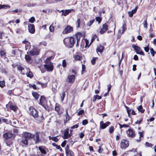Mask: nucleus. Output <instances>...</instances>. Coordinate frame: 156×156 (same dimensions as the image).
Instances as JSON below:
<instances>
[{
	"mask_svg": "<svg viewBox=\"0 0 156 156\" xmlns=\"http://www.w3.org/2000/svg\"><path fill=\"white\" fill-rule=\"evenodd\" d=\"M41 133L38 132L35 133V134L30 133H25V136L27 138H34V140L35 144H37L41 142V140L40 138Z\"/></svg>",
	"mask_w": 156,
	"mask_h": 156,
	"instance_id": "obj_1",
	"label": "nucleus"
},
{
	"mask_svg": "<svg viewBox=\"0 0 156 156\" xmlns=\"http://www.w3.org/2000/svg\"><path fill=\"white\" fill-rule=\"evenodd\" d=\"M52 57L50 56L47 58L45 61V64L44 65V68L48 72L52 71L54 69L53 64L51 61Z\"/></svg>",
	"mask_w": 156,
	"mask_h": 156,
	"instance_id": "obj_2",
	"label": "nucleus"
},
{
	"mask_svg": "<svg viewBox=\"0 0 156 156\" xmlns=\"http://www.w3.org/2000/svg\"><path fill=\"white\" fill-rule=\"evenodd\" d=\"M75 42V38L73 37L66 38L63 40V43L65 46L69 48L73 47L74 45Z\"/></svg>",
	"mask_w": 156,
	"mask_h": 156,
	"instance_id": "obj_3",
	"label": "nucleus"
},
{
	"mask_svg": "<svg viewBox=\"0 0 156 156\" xmlns=\"http://www.w3.org/2000/svg\"><path fill=\"white\" fill-rule=\"evenodd\" d=\"M129 141L127 140H122L120 143V147L122 149H125L129 146Z\"/></svg>",
	"mask_w": 156,
	"mask_h": 156,
	"instance_id": "obj_4",
	"label": "nucleus"
},
{
	"mask_svg": "<svg viewBox=\"0 0 156 156\" xmlns=\"http://www.w3.org/2000/svg\"><path fill=\"white\" fill-rule=\"evenodd\" d=\"M29 113L30 115L34 118L38 114V112L33 107L29 108Z\"/></svg>",
	"mask_w": 156,
	"mask_h": 156,
	"instance_id": "obj_5",
	"label": "nucleus"
},
{
	"mask_svg": "<svg viewBox=\"0 0 156 156\" xmlns=\"http://www.w3.org/2000/svg\"><path fill=\"white\" fill-rule=\"evenodd\" d=\"M127 136L130 138H133L135 137L136 134L135 131L132 129H129L126 131Z\"/></svg>",
	"mask_w": 156,
	"mask_h": 156,
	"instance_id": "obj_6",
	"label": "nucleus"
},
{
	"mask_svg": "<svg viewBox=\"0 0 156 156\" xmlns=\"http://www.w3.org/2000/svg\"><path fill=\"white\" fill-rule=\"evenodd\" d=\"M34 118L35 122L38 123L42 122L44 120L43 115L42 114L39 115L38 114Z\"/></svg>",
	"mask_w": 156,
	"mask_h": 156,
	"instance_id": "obj_7",
	"label": "nucleus"
},
{
	"mask_svg": "<svg viewBox=\"0 0 156 156\" xmlns=\"http://www.w3.org/2000/svg\"><path fill=\"white\" fill-rule=\"evenodd\" d=\"M132 47L136 51V52L137 54H140V55H144V52L141 50L139 47L135 45H133Z\"/></svg>",
	"mask_w": 156,
	"mask_h": 156,
	"instance_id": "obj_8",
	"label": "nucleus"
},
{
	"mask_svg": "<svg viewBox=\"0 0 156 156\" xmlns=\"http://www.w3.org/2000/svg\"><path fill=\"white\" fill-rule=\"evenodd\" d=\"M73 31V28L70 26H67L62 32L63 34H67Z\"/></svg>",
	"mask_w": 156,
	"mask_h": 156,
	"instance_id": "obj_9",
	"label": "nucleus"
},
{
	"mask_svg": "<svg viewBox=\"0 0 156 156\" xmlns=\"http://www.w3.org/2000/svg\"><path fill=\"white\" fill-rule=\"evenodd\" d=\"M30 54L32 56L39 54V51L35 47H34L33 49L30 51Z\"/></svg>",
	"mask_w": 156,
	"mask_h": 156,
	"instance_id": "obj_10",
	"label": "nucleus"
},
{
	"mask_svg": "<svg viewBox=\"0 0 156 156\" xmlns=\"http://www.w3.org/2000/svg\"><path fill=\"white\" fill-rule=\"evenodd\" d=\"M69 131L68 129H66L64 130L63 137L64 139H68L72 135V133H69Z\"/></svg>",
	"mask_w": 156,
	"mask_h": 156,
	"instance_id": "obj_11",
	"label": "nucleus"
},
{
	"mask_svg": "<svg viewBox=\"0 0 156 156\" xmlns=\"http://www.w3.org/2000/svg\"><path fill=\"white\" fill-rule=\"evenodd\" d=\"M108 25L106 23L104 24L100 30V34H103L108 30Z\"/></svg>",
	"mask_w": 156,
	"mask_h": 156,
	"instance_id": "obj_12",
	"label": "nucleus"
},
{
	"mask_svg": "<svg viewBox=\"0 0 156 156\" xmlns=\"http://www.w3.org/2000/svg\"><path fill=\"white\" fill-rule=\"evenodd\" d=\"M28 30L31 34H34L35 32L34 26L33 24H29L28 25Z\"/></svg>",
	"mask_w": 156,
	"mask_h": 156,
	"instance_id": "obj_13",
	"label": "nucleus"
},
{
	"mask_svg": "<svg viewBox=\"0 0 156 156\" xmlns=\"http://www.w3.org/2000/svg\"><path fill=\"white\" fill-rule=\"evenodd\" d=\"M110 123L109 122H107L105 123H104L103 121H101L100 122V127L102 129H104L110 125Z\"/></svg>",
	"mask_w": 156,
	"mask_h": 156,
	"instance_id": "obj_14",
	"label": "nucleus"
},
{
	"mask_svg": "<svg viewBox=\"0 0 156 156\" xmlns=\"http://www.w3.org/2000/svg\"><path fill=\"white\" fill-rule=\"evenodd\" d=\"M68 82L69 83H73L75 79V76L74 75H69L67 77Z\"/></svg>",
	"mask_w": 156,
	"mask_h": 156,
	"instance_id": "obj_15",
	"label": "nucleus"
},
{
	"mask_svg": "<svg viewBox=\"0 0 156 156\" xmlns=\"http://www.w3.org/2000/svg\"><path fill=\"white\" fill-rule=\"evenodd\" d=\"M17 68L18 70L19 71H20L21 73L23 75H25L26 73L25 72V71H27L28 69V68H26V69H24L20 65H18L17 66Z\"/></svg>",
	"mask_w": 156,
	"mask_h": 156,
	"instance_id": "obj_16",
	"label": "nucleus"
},
{
	"mask_svg": "<svg viewBox=\"0 0 156 156\" xmlns=\"http://www.w3.org/2000/svg\"><path fill=\"white\" fill-rule=\"evenodd\" d=\"M71 11H74L73 9H67L66 10H62L61 12H62V15H64L65 16H66L68 15L69 13L71 12Z\"/></svg>",
	"mask_w": 156,
	"mask_h": 156,
	"instance_id": "obj_17",
	"label": "nucleus"
},
{
	"mask_svg": "<svg viewBox=\"0 0 156 156\" xmlns=\"http://www.w3.org/2000/svg\"><path fill=\"white\" fill-rule=\"evenodd\" d=\"M12 136V133L9 132L5 133L3 134V137L4 139L7 140L9 138H11Z\"/></svg>",
	"mask_w": 156,
	"mask_h": 156,
	"instance_id": "obj_18",
	"label": "nucleus"
},
{
	"mask_svg": "<svg viewBox=\"0 0 156 156\" xmlns=\"http://www.w3.org/2000/svg\"><path fill=\"white\" fill-rule=\"evenodd\" d=\"M22 43L25 44V50H27L30 47V43L28 41L25 40L22 41Z\"/></svg>",
	"mask_w": 156,
	"mask_h": 156,
	"instance_id": "obj_19",
	"label": "nucleus"
},
{
	"mask_svg": "<svg viewBox=\"0 0 156 156\" xmlns=\"http://www.w3.org/2000/svg\"><path fill=\"white\" fill-rule=\"evenodd\" d=\"M46 103V101L45 97L43 96H41L40 99L39 104L42 106Z\"/></svg>",
	"mask_w": 156,
	"mask_h": 156,
	"instance_id": "obj_20",
	"label": "nucleus"
},
{
	"mask_svg": "<svg viewBox=\"0 0 156 156\" xmlns=\"http://www.w3.org/2000/svg\"><path fill=\"white\" fill-rule=\"evenodd\" d=\"M38 149L42 154H46V150H47V149L44 147L42 146H39L38 147Z\"/></svg>",
	"mask_w": 156,
	"mask_h": 156,
	"instance_id": "obj_21",
	"label": "nucleus"
},
{
	"mask_svg": "<svg viewBox=\"0 0 156 156\" xmlns=\"http://www.w3.org/2000/svg\"><path fill=\"white\" fill-rule=\"evenodd\" d=\"M66 155L67 156H74V153L71 150L66 149Z\"/></svg>",
	"mask_w": 156,
	"mask_h": 156,
	"instance_id": "obj_22",
	"label": "nucleus"
},
{
	"mask_svg": "<svg viewBox=\"0 0 156 156\" xmlns=\"http://www.w3.org/2000/svg\"><path fill=\"white\" fill-rule=\"evenodd\" d=\"M104 47L101 45H100L98 46L97 48L96 51L97 52H99L100 53H101L103 51V50L104 49Z\"/></svg>",
	"mask_w": 156,
	"mask_h": 156,
	"instance_id": "obj_23",
	"label": "nucleus"
},
{
	"mask_svg": "<svg viewBox=\"0 0 156 156\" xmlns=\"http://www.w3.org/2000/svg\"><path fill=\"white\" fill-rule=\"evenodd\" d=\"M8 36L6 34L2 32H0V39H5L8 38Z\"/></svg>",
	"mask_w": 156,
	"mask_h": 156,
	"instance_id": "obj_24",
	"label": "nucleus"
},
{
	"mask_svg": "<svg viewBox=\"0 0 156 156\" xmlns=\"http://www.w3.org/2000/svg\"><path fill=\"white\" fill-rule=\"evenodd\" d=\"M25 72L26 73L27 76L32 78L33 76V74L30 71V69H28L27 71H25Z\"/></svg>",
	"mask_w": 156,
	"mask_h": 156,
	"instance_id": "obj_25",
	"label": "nucleus"
},
{
	"mask_svg": "<svg viewBox=\"0 0 156 156\" xmlns=\"http://www.w3.org/2000/svg\"><path fill=\"white\" fill-rule=\"evenodd\" d=\"M138 134L139 135V139L136 140V141L137 142H140L141 141L140 138L141 137H143L144 135V131H139L138 132Z\"/></svg>",
	"mask_w": 156,
	"mask_h": 156,
	"instance_id": "obj_26",
	"label": "nucleus"
},
{
	"mask_svg": "<svg viewBox=\"0 0 156 156\" xmlns=\"http://www.w3.org/2000/svg\"><path fill=\"white\" fill-rule=\"evenodd\" d=\"M25 59L26 61L29 63L31 62V59L29 55H25Z\"/></svg>",
	"mask_w": 156,
	"mask_h": 156,
	"instance_id": "obj_27",
	"label": "nucleus"
},
{
	"mask_svg": "<svg viewBox=\"0 0 156 156\" xmlns=\"http://www.w3.org/2000/svg\"><path fill=\"white\" fill-rule=\"evenodd\" d=\"M122 28V32H121V30H119V34H122L124 32V31H125L126 29V25L125 23H124L123 24V25Z\"/></svg>",
	"mask_w": 156,
	"mask_h": 156,
	"instance_id": "obj_28",
	"label": "nucleus"
},
{
	"mask_svg": "<svg viewBox=\"0 0 156 156\" xmlns=\"http://www.w3.org/2000/svg\"><path fill=\"white\" fill-rule=\"evenodd\" d=\"M82 34L80 33L77 32L76 34V38L77 41H79L80 39V38L81 37Z\"/></svg>",
	"mask_w": 156,
	"mask_h": 156,
	"instance_id": "obj_29",
	"label": "nucleus"
},
{
	"mask_svg": "<svg viewBox=\"0 0 156 156\" xmlns=\"http://www.w3.org/2000/svg\"><path fill=\"white\" fill-rule=\"evenodd\" d=\"M24 137L25 139L24 140H22V142L23 144L24 145H27L28 144L27 140L30 138H27L25 136V134L24 135Z\"/></svg>",
	"mask_w": 156,
	"mask_h": 156,
	"instance_id": "obj_30",
	"label": "nucleus"
},
{
	"mask_svg": "<svg viewBox=\"0 0 156 156\" xmlns=\"http://www.w3.org/2000/svg\"><path fill=\"white\" fill-rule=\"evenodd\" d=\"M49 139L50 140H52L55 142H57L58 140V139L57 138V137H51L49 136Z\"/></svg>",
	"mask_w": 156,
	"mask_h": 156,
	"instance_id": "obj_31",
	"label": "nucleus"
},
{
	"mask_svg": "<svg viewBox=\"0 0 156 156\" xmlns=\"http://www.w3.org/2000/svg\"><path fill=\"white\" fill-rule=\"evenodd\" d=\"M137 109L139 112L143 113L144 111V110L143 109L142 106L140 105L137 107Z\"/></svg>",
	"mask_w": 156,
	"mask_h": 156,
	"instance_id": "obj_32",
	"label": "nucleus"
},
{
	"mask_svg": "<svg viewBox=\"0 0 156 156\" xmlns=\"http://www.w3.org/2000/svg\"><path fill=\"white\" fill-rule=\"evenodd\" d=\"M55 109L56 111L58 112H59L60 109V105L58 104H56Z\"/></svg>",
	"mask_w": 156,
	"mask_h": 156,
	"instance_id": "obj_33",
	"label": "nucleus"
},
{
	"mask_svg": "<svg viewBox=\"0 0 156 156\" xmlns=\"http://www.w3.org/2000/svg\"><path fill=\"white\" fill-rule=\"evenodd\" d=\"M9 108L10 109L15 111L16 110L17 107L15 105H10L9 106Z\"/></svg>",
	"mask_w": 156,
	"mask_h": 156,
	"instance_id": "obj_34",
	"label": "nucleus"
},
{
	"mask_svg": "<svg viewBox=\"0 0 156 156\" xmlns=\"http://www.w3.org/2000/svg\"><path fill=\"white\" fill-rule=\"evenodd\" d=\"M32 95L35 99H37L38 98L39 95L36 92H33Z\"/></svg>",
	"mask_w": 156,
	"mask_h": 156,
	"instance_id": "obj_35",
	"label": "nucleus"
},
{
	"mask_svg": "<svg viewBox=\"0 0 156 156\" xmlns=\"http://www.w3.org/2000/svg\"><path fill=\"white\" fill-rule=\"evenodd\" d=\"M80 18L78 19L76 22V25L77 28H79L80 26Z\"/></svg>",
	"mask_w": 156,
	"mask_h": 156,
	"instance_id": "obj_36",
	"label": "nucleus"
},
{
	"mask_svg": "<svg viewBox=\"0 0 156 156\" xmlns=\"http://www.w3.org/2000/svg\"><path fill=\"white\" fill-rule=\"evenodd\" d=\"M84 113V110L81 109L77 113V115L79 116L82 115Z\"/></svg>",
	"mask_w": 156,
	"mask_h": 156,
	"instance_id": "obj_37",
	"label": "nucleus"
},
{
	"mask_svg": "<svg viewBox=\"0 0 156 156\" xmlns=\"http://www.w3.org/2000/svg\"><path fill=\"white\" fill-rule=\"evenodd\" d=\"M10 8V6L9 5H0V9H1L5 8Z\"/></svg>",
	"mask_w": 156,
	"mask_h": 156,
	"instance_id": "obj_38",
	"label": "nucleus"
},
{
	"mask_svg": "<svg viewBox=\"0 0 156 156\" xmlns=\"http://www.w3.org/2000/svg\"><path fill=\"white\" fill-rule=\"evenodd\" d=\"M98 57H93L91 60V63L93 65H94L96 61L98 59Z\"/></svg>",
	"mask_w": 156,
	"mask_h": 156,
	"instance_id": "obj_39",
	"label": "nucleus"
},
{
	"mask_svg": "<svg viewBox=\"0 0 156 156\" xmlns=\"http://www.w3.org/2000/svg\"><path fill=\"white\" fill-rule=\"evenodd\" d=\"M143 24L144 25V27L147 29V20H144L143 23Z\"/></svg>",
	"mask_w": 156,
	"mask_h": 156,
	"instance_id": "obj_40",
	"label": "nucleus"
},
{
	"mask_svg": "<svg viewBox=\"0 0 156 156\" xmlns=\"http://www.w3.org/2000/svg\"><path fill=\"white\" fill-rule=\"evenodd\" d=\"M84 41V42H85L86 43V45L85 46V48L88 47V48L90 44L89 45V41L88 40H87V39H83Z\"/></svg>",
	"mask_w": 156,
	"mask_h": 156,
	"instance_id": "obj_41",
	"label": "nucleus"
},
{
	"mask_svg": "<svg viewBox=\"0 0 156 156\" xmlns=\"http://www.w3.org/2000/svg\"><path fill=\"white\" fill-rule=\"evenodd\" d=\"M95 21V19H94L92 20H90L87 24V25L89 27H90L93 23Z\"/></svg>",
	"mask_w": 156,
	"mask_h": 156,
	"instance_id": "obj_42",
	"label": "nucleus"
},
{
	"mask_svg": "<svg viewBox=\"0 0 156 156\" xmlns=\"http://www.w3.org/2000/svg\"><path fill=\"white\" fill-rule=\"evenodd\" d=\"M119 127L120 129H122L123 127H129V126L127 124H123L122 125L120 124H119Z\"/></svg>",
	"mask_w": 156,
	"mask_h": 156,
	"instance_id": "obj_43",
	"label": "nucleus"
},
{
	"mask_svg": "<svg viewBox=\"0 0 156 156\" xmlns=\"http://www.w3.org/2000/svg\"><path fill=\"white\" fill-rule=\"evenodd\" d=\"M114 131V127L111 126L109 127V131L110 133H112Z\"/></svg>",
	"mask_w": 156,
	"mask_h": 156,
	"instance_id": "obj_44",
	"label": "nucleus"
},
{
	"mask_svg": "<svg viewBox=\"0 0 156 156\" xmlns=\"http://www.w3.org/2000/svg\"><path fill=\"white\" fill-rule=\"evenodd\" d=\"M35 21L34 17H31L29 20V21L31 23H33Z\"/></svg>",
	"mask_w": 156,
	"mask_h": 156,
	"instance_id": "obj_45",
	"label": "nucleus"
},
{
	"mask_svg": "<svg viewBox=\"0 0 156 156\" xmlns=\"http://www.w3.org/2000/svg\"><path fill=\"white\" fill-rule=\"evenodd\" d=\"M42 106L44 107L45 109L48 111H49L50 109L49 106L47 105L46 103L44 105H43Z\"/></svg>",
	"mask_w": 156,
	"mask_h": 156,
	"instance_id": "obj_46",
	"label": "nucleus"
},
{
	"mask_svg": "<svg viewBox=\"0 0 156 156\" xmlns=\"http://www.w3.org/2000/svg\"><path fill=\"white\" fill-rule=\"evenodd\" d=\"M66 62L65 59L63 60L62 62V66L64 68L66 67Z\"/></svg>",
	"mask_w": 156,
	"mask_h": 156,
	"instance_id": "obj_47",
	"label": "nucleus"
},
{
	"mask_svg": "<svg viewBox=\"0 0 156 156\" xmlns=\"http://www.w3.org/2000/svg\"><path fill=\"white\" fill-rule=\"evenodd\" d=\"M66 121H68L70 119V116H69V114H68V110H66Z\"/></svg>",
	"mask_w": 156,
	"mask_h": 156,
	"instance_id": "obj_48",
	"label": "nucleus"
},
{
	"mask_svg": "<svg viewBox=\"0 0 156 156\" xmlns=\"http://www.w3.org/2000/svg\"><path fill=\"white\" fill-rule=\"evenodd\" d=\"M20 51V50L19 49L13 50L12 51V53L13 55H15L16 53Z\"/></svg>",
	"mask_w": 156,
	"mask_h": 156,
	"instance_id": "obj_49",
	"label": "nucleus"
},
{
	"mask_svg": "<svg viewBox=\"0 0 156 156\" xmlns=\"http://www.w3.org/2000/svg\"><path fill=\"white\" fill-rule=\"evenodd\" d=\"M5 86L4 82L2 81H0V86L1 88H3Z\"/></svg>",
	"mask_w": 156,
	"mask_h": 156,
	"instance_id": "obj_50",
	"label": "nucleus"
},
{
	"mask_svg": "<svg viewBox=\"0 0 156 156\" xmlns=\"http://www.w3.org/2000/svg\"><path fill=\"white\" fill-rule=\"evenodd\" d=\"M65 96V93L64 92L62 93V95L61 96V100L62 101L64 100Z\"/></svg>",
	"mask_w": 156,
	"mask_h": 156,
	"instance_id": "obj_51",
	"label": "nucleus"
},
{
	"mask_svg": "<svg viewBox=\"0 0 156 156\" xmlns=\"http://www.w3.org/2000/svg\"><path fill=\"white\" fill-rule=\"evenodd\" d=\"M150 51L151 54L153 56H154V54L156 53V52L154 51L153 48H152L150 49Z\"/></svg>",
	"mask_w": 156,
	"mask_h": 156,
	"instance_id": "obj_52",
	"label": "nucleus"
},
{
	"mask_svg": "<svg viewBox=\"0 0 156 156\" xmlns=\"http://www.w3.org/2000/svg\"><path fill=\"white\" fill-rule=\"evenodd\" d=\"M95 19L97 21H98V23H100L101 20V19L99 17H97L95 18Z\"/></svg>",
	"mask_w": 156,
	"mask_h": 156,
	"instance_id": "obj_53",
	"label": "nucleus"
},
{
	"mask_svg": "<svg viewBox=\"0 0 156 156\" xmlns=\"http://www.w3.org/2000/svg\"><path fill=\"white\" fill-rule=\"evenodd\" d=\"M37 83L39 84H40L41 85L42 87L43 88L46 87V86H47L46 83L43 84V83H42L39 82Z\"/></svg>",
	"mask_w": 156,
	"mask_h": 156,
	"instance_id": "obj_54",
	"label": "nucleus"
},
{
	"mask_svg": "<svg viewBox=\"0 0 156 156\" xmlns=\"http://www.w3.org/2000/svg\"><path fill=\"white\" fill-rule=\"evenodd\" d=\"M16 33L17 34H20L23 32V31L20 29H17L16 30Z\"/></svg>",
	"mask_w": 156,
	"mask_h": 156,
	"instance_id": "obj_55",
	"label": "nucleus"
},
{
	"mask_svg": "<svg viewBox=\"0 0 156 156\" xmlns=\"http://www.w3.org/2000/svg\"><path fill=\"white\" fill-rule=\"evenodd\" d=\"M0 55L1 56V57H2V56H4L5 55H6V53L3 51H1Z\"/></svg>",
	"mask_w": 156,
	"mask_h": 156,
	"instance_id": "obj_56",
	"label": "nucleus"
},
{
	"mask_svg": "<svg viewBox=\"0 0 156 156\" xmlns=\"http://www.w3.org/2000/svg\"><path fill=\"white\" fill-rule=\"evenodd\" d=\"M12 144V143L11 141H6V144L7 146H10V145H11Z\"/></svg>",
	"mask_w": 156,
	"mask_h": 156,
	"instance_id": "obj_57",
	"label": "nucleus"
},
{
	"mask_svg": "<svg viewBox=\"0 0 156 156\" xmlns=\"http://www.w3.org/2000/svg\"><path fill=\"white\" fill-rule=\"evenodd\" d=\"M88 122L87 119H85L82 121V123L83 125H85L88 123Z\"/></svg>",
	"mask_w": 156,
	"mask_h": 156,
	"instance_id": "obj_58",
	"label": "nucleus"
},
{
	"mask_svg": "<svg viewBox=\"0 0 156 156\" xmlns=\"http://www.w3.org/2000/svg\"><path fill=\"white\" fill-rule=\"evenodd\" d=\"M81 57L79 55H76L75 57V59L76 60H80Z\"/></svg>",
	"mask_w": 156,
	"mask_h": 156,
	"instance_id": "obj_59",
	"label": "nucleus"
},
{
	"mask_svg": "<svg viewBox=\"0 0 156 156\" xmlns=\"http://www.w3.org/2000/svg\"><path fill=\"white\" fill-rule=\"evenodd\" d=\"M146 146L147 147H151L153 145L151 143H149L147 142H146L145 143Z\"/></svg>",
	"mask_w": 156,
	"mask_h": 156,
	"instance_id": "obj_60",
	"label": "nucleus"
},
{
	"mask_svg": "<svg viewBox=\"0 0 156 156\" xmlns=\"http://www.w3.org/2000/svg\"><path fill=\"white\" fill-rule=\"evenodd\" d=\"M49 30L51 32H53L54 31V28L51 25L49 27Z\"/></svg>",
	"mask_w": 156,
	"mask_h": 156,
	"instance_id": "obj_61",
	"label": "nucleus"
},
{
	"mask_svg": "<svg viewBox=\"0 0 156 156\" xmlns=\"http://www.w3.org/2000/svg\"><path fill=\"white\" fill-rule=\"evenodd\" d=\"M22 9H20L19 10H18V9H16L14 10H13L12 11V12H15L16 13H17L18 12H22Z\"/></svg>",
	"mask_w": 156,
	"mask_h": 156,
	"instance_id": "obj_62",
	"label": "nucleus"
},
{
	"mask_svg": "<svg viewBox=\"0 0 156 156\" xmlns=\"http://www.w3.org/2000/svg\"><path fill=\"white\" fill-rule=\"evenodd\" d=\"M144 50H145V51L146 52H148L149 51V47L147 46V47H144Z\"/></svg>",
	"mask_w": 156,
	"mask_h": 156,
	"instance_id": "obj_63",
	"label": "nucleus"
},
{
	"mask_svg": "<svg viewBox=\"0 0 156 156\" xmlns=\"http://www.w3.org/2000/svg\"><path fill=\"white\" fill-rule=\"evenodd\" d=\"M137 7H136L134 9H133L131 11V12H133V14H134L137 11Z\"/></svg>",
	"mask_w": 156,
	"mask_h": 156,
	"instance_id": "obj_64",
	"label": "nucleus"
}]
</instances>
